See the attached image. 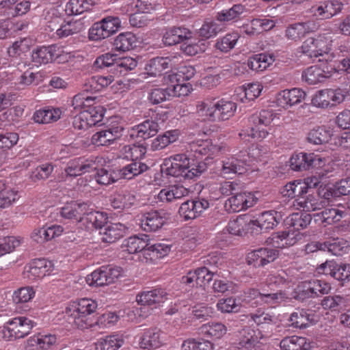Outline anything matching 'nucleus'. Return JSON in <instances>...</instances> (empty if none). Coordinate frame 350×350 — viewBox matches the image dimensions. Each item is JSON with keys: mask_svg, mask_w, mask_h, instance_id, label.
<instances>
[{"mask_svg": "<svg viewBox=\"0 0 350 350\" xmlns=\"http://www.w3.org/2000/svg\"><path fill=\"white\" fill-rule=\"evenodd\" d=\"M237 108V103L232 100L206 98L197 103L196 113L204 121H224L234 115Z\"/></svg>", "mask_w": 350, "mask_h": 350, "instance_id": "obj_1", "label": "nucleus"}, {"mask_svg": "<svg viewBox=\"0 0 350 350\" xmlns=\"http://www.w3.org/2000/svg\"><path fill=\"white\" fill-rule=\"evenodd\" d=\"M98 303L90 298H82L70 303L65 308V314L70 323L79 329L90 327L93 322L91 315L97 310Z\"/></svg>", "mask_w": 350, "mask_h": 350, "instance_id": "obj_2", "label": "nucleus"}, {"mask_svg": "<svg viewBox=\"0 0 350 350\" xmlns=\"http://www.w3.org/2000/svg\"><path fill=\"white\" fill-rule=\"evenodd\" d=\"M289 162L294 171L323 169L327 173L335 170L336 166L329 157H322L320 154H292Z\"/></svg>", "mask_w": 350, "mask_h": 350, "instance_id": "obj_3", "label": "nucleus"}, {"mask_svg": "<svg viewBox=\"0 0 350 350\" xmlns=\"http://www.w3.org/2000/svg\"><path fill=\"white\" fill-rule=\"evenodd\" d=\"M330 39L325 34H319L315 37L307 38L299 47V52L310 58H317L319 61H331L333 55L331 51Z\"/></svg>", "mask_w": 350, "mask_h": 350, "instance_id": "obj_4", "label": "nucleus"}, {"mask_svg": "<svg viewBox=\"0 0 350 350\" xmlns=\"http://www.w3.org/2000/svg\"><path fill=\"white\" fill-rule=\"evenodd\" d=\"M159 130V124L153 120H146L132 127L129 131L131 137H139L143 139L154 136ZM124 153H146V146L144 140L137 144H129L124 147Z\"/></svg>", "mask_w": 350, "mask_h": 350, "instance_id": "obj_5", "label": "nucleus"}, {"mask_svg": "<svg viewBox=\"0 0 350 350\" xmlns=\"http://www.w3.org/2000/svg\"><path fill=\"white\" fill-rule=\"evenodd\" d=\"M274 115L272 111L262 110L258 113L252 115L249 118L250 127L249 130L243 131L240 136L243 139L248 136L252 139L261 140L267 137L268 131L265 129L273 120Z\"/></svg>", "mask_w": 350, "mask_h": 350, "instance_id": "obj_6", "label": "nucleus"}, {"mask_svg": "<svg viewBox=\"0 0 350 350\" xmlns=\"http://www.w3.org/2000/svg\"><path fill=\"white\" fill-rule=\"evenodd\" d=\"M36 323L27 317L21 316L8 321L3 326V337L8 340L27 336Z\"/></svg>", "mask_w": 350, "mask_h": 350, "instance_id": "obj_7", "label": "nucleus"}, {"mask_svg": "<svg viewBox=\"0 0 350 350\" xmlns=\"http://www.w3.org/2000/svg\"><path fill=\"white\" fill-rule=\"evenodd\" d=\"M187 154H174L169 159L172 169L178 170V174L187 178H193L200 175L206 170V165L203 162L197 161V165H189V158Z\"/></svg>", "mask_w": 350, "mask_h": 350, "instance_id": "obj_8", "label": "nucleus"}, {"mask_svg": "<svg viewBox=\"0 0 350 350\" xmlns=\"http://www.w3.org/2000/svg\"><path fill=\"white\" fill-rule=\"evenodd\" d=\"M54 270L52 261L44 258L34 259L25 266L23 275L24 278L34 282L53 274Z\"/></svg>", "mask_w": 350, "mask_h": 350, "instance_id": "obj_9", "label": "nucleus"}, {"mask_svg": "<svg viewBox=\"0 0 350 350\" xmlns=\"http://www.w3.org/2000/svg\"><path fill=\"white\" fill-rule=\"evenodd\" d=\"M344 5L342 0L324 1L312 6L310 12L320 20L329 19L341 12Z\"/></svg>", "mask_w": 350, "mask_h": 350, "instance_id": "obj_10", "label": "nucleus"}, {"mask_svg": "<svg viewBox=\"0 0 350 350\" xmlns=\"http://www.w3.org/2000/svg\"><path fill=\"white\" fill-rule=\"evenodd\" d=\"M257 202V198L252 192L237 191L225 202V208L228 211L239 212L254 206Z\"/></svg>", "mask_w": 350, "mask_h": 350, "instance_id": "obj_11", "label": "nucleus"}, {"mask_svg": "<svg viewBox=\"0 0 350 350\" xmlns=\"http://www.w3.org/2000/svg\"><path fill=\"white\" fill-rule=\"evenodd\" d=\"M282 219L281 213L274 210L267 211L260 213L256 219H251L248 226L252 230L273 229Z\"/></svg>", "mask_w": 350, "mask_h": 350, "instance_id": "obj_12", "label": "nucleus"}, {"mask_svg": "<svg viewBox=\"0 0 350 350\" xmlns=\"http://www.w3.org/2000/svg\"><path fill=\"white\" fill-rule=\"evenodd\" d=\"M278 255L275 249L262 247L248 253L246 259L248 265L259 267L273 262Z\"/></svg>", "mask_w": 350, "mask_h": 350, "instance_id": "obj_13", "label": "nucleus"}, {"mask_svg": "<svg viewBox=\"0 0 350 350\" xmlns=\"http://www.w3.org/2000/svg\"><path fill=\"white\" fill-rule=\"evenodd\" d=\"M167 340V335L157 327L146 329L139 339V345L144 349H157L164 344Z\"/></svg>", "mask_w": 350, "mask_h": 350, "instance_id": "obj_14", "label": "nucleus"}, {"mask_svg": "<svg viewBox=\"0 0 350 350\" xmlns=\"http://www.w3.org/2000/svg\"><path fill=\"white\" fill-rule=\"evenodd\" d=\"M251 319L256 324L260 332H264L262 337H267L278 322V317L272 312L257 310L251 314Z\"/></svg>", "mask_w": 350, "mask_h": 350, "instance_id": "obj_15", "label": "nucleus"}, {"mask_svg": "<svg viewBox=\"0 0 350 350\" xmlns=\"http://www.w3.org/2000/svg\"><path fill=\"white\" fill-rule=\"evenodd\" d=\"M180 57L170 55L167 57H157L150 59L146 65V70L151 76L160 75L167 68H174L178 65Z\"/></svg>", "mask_w": 350, "mask_h": 350, "instance_id": "obj_16", "label": "nucleus"}, {"mask_svg": "<svg viewBox=\"0 0 350 350\" xmlns=\"http://www.w3.org/2000/svg\"><path fill=\"white\" fill-rule=\"evenodd\" d=\"M167 219V213L163 210H159L144 213L139 220L142 228L150 232L161 228Z\"/></svg>", "mask_w": 350, "mask_h": 350, "instance_id": "obj_17", "label": "nucleus"}, {"mask_svg": "<svg viewBox=\"0 0 350 350\" xmlns=\"http://www.w3.org/2000/svg\"><path fill=\"white\" fill-rule=\"evenodd\" d=\"M167 294L164 289L155 288L150 291H144L137 295L136 301L141 307H146V311L150 310L149 306L157 305L164 302L167 298Z\"/></svg>", "mask_w": 350, "mask_h": 350, "instance_id": "obj_18", "label": "nucleus"}, {"mask_svg": "<svg viewBox=\"0 0 350 350\" xmlns=\"http://www.w3.org/2000/svg\"><path fill=\"white\" fill-rule=\"evenodd\" d=\"M209 206L207 200H187L179 208V214L185 220L193 219L198 217Z\"/></svg>", "mask_w": 350, "mask_h": 350, "instance_id": "obj_19", "label": "nucleus"}, {"mask_svg": "<svg viewBox=\"0 0 350 350\" xmlns=\"http://www.w3.org/2000/svg\"><path fill=\"white\" fill-rule=\"evenodd\" d=\"M88 206L85 202L70 201L61 208L60 215L64 219L82 222L87 213Z\"/></svg>", "mask_w": 350, "mask_h": 350, "instance_id": "obj_20", "label": "nucleus"}, {"mask_svg": "<svg viewBox=\"0 0 350 350\" xmlns=\"http://www.w3.org/2000/svg\"><path fill=\"white\" fill-rule=\"evenodd\" d=\"M317 29V25L313 21L295 23L288 25L285 30V37L290 40L297 42L306 34Z\"/></svg>", "mask_w": 350, "mask_h": 350, "instance_id": "obj_21", "label": "nucleus"}, {"mask_svg": "<svg viewBox=\"0 0 350 350\" xmlns=\"http://www.w3.org/2000/svg\"><path fill=\"white\" fill-rule=\"evenodd\" d=\"M60 55V48L57 45L42 46L32 52V61L36 64H47L57 59Z\"/></svg>", "mask_w": 350, "mask_h": 350, "instance_id": "obj_22", "label": "nucleus"}, {"mask_svg": "<svg viewBox=\"0 0 350 350\" xmlns=\"http://www.w3.org/2000/svg\"><path fill=\"white\" fill-rule=\"evenodd\" d=\"M305 92L299 88L285 90L280 93L278 102L284 108H288L300 103L305 98Z\"/></svg>", "mask_w": 350, "mask_h": 350, "instance_id": "obj_23", "label": "nucleus"}, {"mask_svg": "<svg viewBox=\"0 0 350 350\" xmlns=\"http://www.w3.org/2000/svg\"><path fill=\"white\" fill-rule=\"evenodd\" d=\"M126 230L127 227L121 223L107 224L100 232L101 240L108 243H114L124 235Z\"/></svg>", "mask_w": 350, "mask_h": 350, "instance_id": "obj_24", "label": "nucleus"}, {"mask_svg": "<svg viewBox=\"0 0 350 350\" xmlns=\"http://www.w3.org/2000/svg\"><path fill=\"white\" fill-rule=\"evenodd\" d=\"M297 241L296 235L293 232H282L273 234L267 239V245L276 248H284L293 245Z\"/></svg>", "mask_w": 350, "mask_h": 350, "instance_id": "obj_25", "label": "nucleus"}, {"mask_svg": "<svg viewBox=\"0 0 350 350\" xmlns=\"http://www.w3.org/2000/svg\"><path fill=\"white\" fill-rule=\"evenodd\" d=\"M247 12L245 5L241 3L233 5L230 8L224 9L217 12L216 19L221 23L236 22Z\"/></svg>", "mask_w": 350, "mask_h": 350, "instance_id": "obj_26", "label": "nucleus"}, {"mask_svg": "<svg viewBox=\"0 0 350 350\" xmlns=\"http://www.w3.org/2000/svg\"><path fill=\"white\" fill-rule=\"evenodd\" d=\"M147 236L143 235L142 237L133 236L124 240L122 243V250L129 254H137L141 252H146L148 251V243Z\"/></svg>", "mask_w": 350, "mask_h": 350, "instance_id": "obj_27", "label": "nucleus"}, {"mask_svg": "<svg viewBox=\"0 0 350 350\" xmlns=\"http://www.w3.org/2000/svg\"><path fill=\"white\" fill-rule=\"evenodd\" d=\"M347 213L336 208H326L314 215V220L325 226L338 222Z\"/></svg>", "mask_w": 350, "mask_h": 350, "instance_id": "obj_28", "label": "nucleus"}, {"mask_svg": "<svg viewBox=\"0 0 350 350\" xmlns=\"http://www.w3.org/2000/svg\"><path fill=\"white\" fill-rule=\"evenodd\" d=\"M135 196L129 191H121L115 193L111 200V204L115 209H128L136 204Z\"/></svg>", "mask_w": 350, "mask_h": 350, "instance_id": "obj_29", "label": "nucleus"}, {"mask_svg": "<svg viewBox=\"0 0 350 350\" xmlns=\"http://www.w3.org/2000/svg\"><path fill=\"white\" fill-rule=\"evenodd\" d=\"M293 205L306 213L320 210L324 206L325 201L321 200L319 196L310 194L306 197H299Z\"/></svg>", "mask_w": 350, "mask_h": 350, "instance_id": "obj_30", "label": "nucleus"}, {"mask_svg": "<svg viewBox=\"0 0 350 350\" xmlns=\"http://www.w3.org/2000/svg\"><path fill=\"white\" fill-rule=\"evenodd\" d=\"M249 170V165L245 159H239L231 156L223 161L222 172L224 174H242Z\"/></svg>", "mask_w": 350, "mask_h": 350, "instance_id": "obj_31", "label": "nucleus"}, {"mask_svg": "<svg viewBox=\"0 0 350 350\" xmlns=\"http://www.w3.org/2000/svg\"><path fill=\"white\" fill-rule=\"evenodd\" d=\"M57 342V337L54 334H38L27 340V345L36 350H46Z\"/></svg>", "mask_w": 350, "mask_h": 350, "instance_id": "obj_32", "label": "nucleus"}, {"mask_svg": "<svg viewBox=\"0 0 350 350\" xmlns=\"http://www.w3.org/2000/svg\"><path fill=\"white\" fill-rule=\"evenodd\" d=\"M108 219L107 215L100 211H94L88 206V211L85 213L83 223L88 228H100L102 230Z\"/></svg>", "mask_w": 350, "mask_h": 350, "instance_id": "obj_33", "label": "nucleus"}, {"mask_svg": "<svg viewBox=\"0 0 350 350\" xmlns=\"http://www.w3.org/2000/svg\"><path fill=\"white\" fill-rule=\"evenodd\" d=\"M280 346L282 350H310V341L305 337L292 336L283 338Z\"/></svg>", "mask_w": 350, "mask_h": 350, "instance_id": "obj_34", "label": "nucleus"}, {"mask_svg": "<svg viewBox=\"0 0 350 350\" xmlns=\"http://www.w3.org/2000/svg\"><path fill=\"white\" fill-rule=\"evenodd\" d=\"M188 190L183 186L172 185L162 189L157 195L161 202H170L187 196Z\"/></svg>", "mask_w": 350, "mask_h": 350, "instance_id": "obj_35", "label": "nucleus"}, {"mask_svg": "<svg viewBox=\"0 0 350 350\" xmlns=\"http://www.w3.org/2000/svg\"><path fill=\"white\" fill-rule=\"evenodd\" d=\"M274 61L275 58L273 55L260 53L250 57L247 65L252 70L261 72L266 70Z\"/></svg>", "mask_w": 350, "mask_h": 350, "instance_id": "obj_36", "label": "nucleus"}, {"mask_svg": "<svg viewBox=\"0 0 350 350\" xmlns=\"http://www.w3.org/2000/svg\"><path fill=\"white\" fill-rule=\"evenodd\" d=\"M124 342V336L112 334L99 338L95 342L96 350H118Z\"/></svg>", "mask_w": 350, "mask_h": 350, "instance_id": "obj_37", "label": "nucleus"}, {"mask_svg": "<svg viewBox=\"0 0 350 350\" xmlns=\"http://www.w3.org/2000/svg\"><path fill=\"white\" fill-rule=\"evenodd\" d=\"M62 116L59 108L40 109L36 110L33 116L34 121L39 124H49L57 121Z\"/></svg>", "mask_w": 350, "mask_h": 350, "instance_id": "obj_38", "label": "nucleus"}, {"mask_svg": "<svg viewBox=\"0 0 350 350\" xmlns=\"http://www.w3.org/2000/svg\"><path fill=\"white\" fill-rule=\"evenodd\" d=\"M258 342L254 331L250 327H244L239 332L237 348L239 350H253Z\"/></svg>", "mask_w": 350, "mask_h": 350, "instance_id": "obj_39", "label": "nucleus"}, {"mask_svg": "<svg viewBox=\"0 0 350 350\" xmlns=\"http://www.w3.org/2000/svg\"><path fill=\"white\" fill-rule=\"evenodd\" d=\"M316 321L314 314L305 310L293 312L289 317L291 326L295 328H306Z\"/></svg>", "mask_w": 350, "mask_h": 350, "instance_id": "obj_40", "label": "nucleus"}, {"mask_svg": "<svg viewBox=\"0 0 350 350\" xmlns=\"http://www.w3.org/2000/svg\"><path fill=\"white\" fill-rule=\"evenodd\" d=\"M137 38L131 32L120 33L114 40L113 45L117 51H128L137 46Z\"/></svg>", "mask_w": 350, "mask_h": 350, "instance_id": "obj_41", "label": "nucleus"}, {"mask_svg": "<svg viewBox=\"0 0 350 350\" xmlns=\"http://www.w3.org/2000/svg\"><path fill=\"white\" fill-rule=\"evenodd\" d=\"M94 167L89 161H85L82 159L72 160L68 162L65 170L67 176H77L86 172H89Z\"/></svg>", "mask_w": 350, "mask_h": 350, "instance_id": "obj_42", "label": "nucleus"}, {"mask_svg": "<svg viewBox=\"0 0 350 350\" xmlns=\"http://www.w3.org/2000/svg\"><path fill=\"white\" fill-rule=\"evenodd\" d=\"M328 77L324 70L317 66L306 68L302 72V79L308 85H316Z\"/></svg>", "mask_w": 350, "mask_h": 350, "instance_id": "obj_43", "label": "nucleus"}, {"mask_svg": "<svg viewBox=\"0 0 350 350\" xmlns=\"http://www.w3.org/2000/svg\"><path fill=\"white\" fill-rule=\"evenodd\" d=\"M93 0H70L66 5L67 15H78L89 10L94 5Z\"/></svg>", "mask_w": 350, "mask_h": 350, "instance_id": "obj_44", "label": "nucleus"}, {"mask_svg": "<svg viewBox=\"0 0 350 350\" xmlns=\"http://www.w3.org/2000/svg\"><path fill=\"white\" fill-rule=\"evenodd\" d=\"M221 31V25L217 22L211 19H206L198 30V35L202 40H208L215 37Z\"/></svg>", "mask_w": 350, "mask_h": 350, "instance_id": "obj_45", "label": "nucleus"}, {"mask_svg": "<svg viewBox=\"0 0 350 350\" xmlns=\"http://www.w3.org/2000/svg\"><path fill=\"white\" fill-rule=\"evenodd\" d=\"M325 252L334 256H342L349 250V242L343 238H334L325 241Z\"/></svg>", "mask_w": 350, "mask_h": 350, "instance_id": "obj_46", "label": "nucleus"}, {"mask_svg": "<svg viewBox=\"0 0 350 350\" xmlns=\"http://www.w3.org/2000/svg\"><path fill=\"white\" fill-rule=\"evenodd\" d=\"M330 137V131L326 129L325 127L319 126L308 132L307 142L314 145H323L328 142Z\"/></svg>", "mask_w": 350, "mask_h": 350, "instance_id": "obj_47", "label": "nucleus"}, {"mask_svg": "<svg viewBox=\"0 0 350 350\" xmlns=\"http://www.w3.org/2000/svg\"><path fill=\"white\" fill-rule=\"evenodd\" d=\"M179 135L178 130H172L165 132L163 135L158 136L154 139L151 145V150L157 151L165 148L170 143L177 140Z\"/></svg>", "mask_w": 350, "mask_h": 350, "instance_id": "obj_48", "label": "nucleus"}, {"mask_svg": "<svg viewBox=\"0 0 350 350\" xmlns=\"http://www.w3.org/2000/svg\"><path fill=\"white\" fill-rule=\"evenodd\" d=\"M239 38V36L237 33H228L216 40L215 47L223 53H227L234 48Z\"/></svg>", "mask_w": 350, "mask_h": 350, "instance_id": "obj_49", "label": "nucleus"}, {"mask_svg": "<svg viewBox=\"0 0 350 350\" xmlns=\"http://www.w3.org/2000/svg\"><path fill=\"white\" fill-rule=\"evenodd\" d=\"M202 334L215 339L223 337L227 332L226 327L221 323L213 322L200 327Z\"/></svg>", "mask_w": 350, "mask_h": 350, "instance_id": "obj_50", "label": "nucleus"}, {"mask_svg": "<svg viewBox=\"0 0 350 350\" xmlns=\"http://www.w3.org/2000/svg\"><path fill=\"white\" fill-rule=\"evenodd\" d=\"M147 169L148 166L145 163L140 161H135L121 169L120 176L122 178L130 180L134 176L146 171Z\"/></svg>", "mask_w": 350, "mask_h": 350, "instance_id": "obj_51", "label": "nucleus"}, {"mask_svg": "<svg viewBox=\"0 0 350 350\" xmlns=\"http://www.w3.org/2000/svg\"><path fill=\"white\" fill-rule=\"evenodd\" d=\"M312 217L307 213H295L290 215L288 224L295 230L306 228L311 222Z\"/></svg>", "mask_w": 350, "mask_h": 350, "instance_id": "obj_52", "label": "nucleus"}, {"mask_svg": "<svg viewBox=\"0 0 350 350\" xmlns=\"http://www.w3.org/2000/svg\"><path fill=\"white\" fill-rule=\"evenodd\" d=\"M286 299V295L282 291L276 293H269L265 289H262L260 295V301L266 304L271 307L282 303Z\"/></svg>", "mask_w": 350, "mask_h": 350, "instance_id": "obj_53", "label": "nucleus"}, {"mask_svg": "<svg viewBox=\"0 0 350 350\" xmlns=\"http://www.w3.org/2000/svg\"><path fill=\"white\" fill-rule=\"evenodd\" d=\"M86 282L91 286H101L108 285L107 276L106 274L105 266L93 271L86 277Z\"/></svg>", "mask_w": 350, "mask_h": 350, "instance_id": "obj_54", "label": "nucleus"}, {"mask_svg": "<svg viewBox=\"0 0 350 350\" xmlns=\"http://www.w3.org/2000/svg\"><path fill=\"white\" fill-rule=\"evenodd\" d=\"M191 150L196 153H215L222 150L220 146L213 145L211 140L198 139L191 145Z\"/></svg>", "mask_w": 350, "mask_h": 350, "instance_id": "obj_55", "label": "nucleus"}, {"mask_svg": "<svg viewBox=\"0 0 350 350\" xmlns=\"http://www.w3.org/2000/svg\"><path fill=\"white\" fill-rule=\"evenodd\" d=\"M251 228L248 226V222L245 221L244 217L241 216L230 220L226 226V230L233 235H241L243 232Z\"/></svg>", "mask_w": 350, "mask_h": 350, "instance_id": "obj_56", "label": "nucleus"}, {"mask_svg": "<svg viewBox=\"0 0 350 350\" xmlns=\"http://www.w3.org/2000/svg\"><path fill=\"white\" fill-rule=\"evenodd\" d=\"M217 308L222 313L237 312L240 309V303L232 297L222 298L218 301Z\"/></svg>", "mask_w": 350, "mask_h": 350, "instance_id": "obj_57", "label": "nucleus"}, {"mask_svg": "<svg viewBox=\"0 0 350 350\" xmlns=\"http://www.w3.org/2000/svg\"><path fill=\"white\" fill-rule=\"evenodd\" d=\"M18 191L11 189L5 188L0 191V208H5L12 205L18 199Z\"/></svg>", "mask_w": 350, "mask_h": 350, "instance_id": "obj_58", "label": "nucleus"}, {"mask_svg": "<svg viewBox=\"0 0 350 350\" xmlns=\"http://www.w3.org/2000/svg\"><path fill=\"white\" fill-rule=\"evenodd\" d=\"M331 103L332 100L329 89L317 92L312 98V104L319 108H327Z\"/></svg>", "mask_w": 350, "mask_h": 350, "instance_id": "obj_59", "label": "nucleus"}, {"mask_svg": "<svg viewBox=\"0 0 350 350\" xmlns=\"http://www.w3.org/2000/svg\"><path fill=\"white\" fill-rule=\"evenodd\" d=\"M306 193V187L301 182L295 181L287 183L281 190L283 196L293 198L296 196H299Z\"/></svg>", "mask_w": 350, "mask_h": 350, "instance_id": "obj_60", "label": "nucleus"}, {"mask_svg": "<svg viewBox=\"0 0 350 350\" xmlns=\"http://www.w3.org/2000/svg\"><path fill=\"white\" fill-rule=\"evenodd\" d=\"M196 272L197 286L200 288V291L204 292V286L213 280L215 273L205 267L196 269Z\"/></svg>", "mask_w": 350, "mask_h": 350, "instance_id": "obj_61", "label": "nucleus"}, {"mask_svg": "<svg viewBox=\"0 0 350 350\" xmlns=\"http://www.w3.org/2000/svg\"><path fill=\"white\" fill-rule=\"evenodd\" d=\"M53 168L51 163L39 165L31 172L30 178L33 182L46 179L53 171Z\"/></svg>", "mask_w": 350, "mask_h": 350, "instance_id": "obj_62", "label": "nucleus"}, {"mask_svg": "<svg viewBox=\"0 0 350 350\" xmlns=\"http://www.w3.org/2000/svg\"><path fill=\"white\" fill-rule=\"evenodd\" d=\"M35 291L32 287H22L14 292L12 299L16 304L26 303L33 299Z\"/></svg>", "mask_w": 350, "mask_h": 350, "instance_id": "obj_63", "label": "nucleus"}, {"mask_svg": "<svg viewBox=\"0 0 350 350\" xmlns=\"http://www.w3.org/2000/svg\"><path fill=\"white\" fill-rule=\"evenodd\" d=\"M345 298L340 295L327 296L323 298L321 305L324 309L336 310L345 305Z\"/></svg>", "mask_w": 350, "mask_h": 350, "instance_id": "obj_64", "label": "nucleus"}]
</instances>
